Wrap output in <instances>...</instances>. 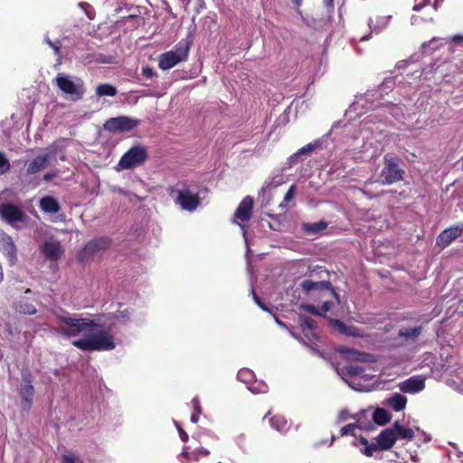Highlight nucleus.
I'll return each mask as SVG.
<instances>
[{
	"label": "nucleus",
	"instance_id": "45",
	"mask_svg": "<svg viewBox=\"0 0 463 463\" xmlns=\"http://www.w3.org/2000/svg\"><path fill=\"white\" fill-rule=\"evenodd\" d=\"M142 74L147 78V79H151L153 78L155 75H156V72L155 71L153 70V68L149 67V66H146V67H143L142 69Z\"/></svg>",
	"mask_w": 463,
	"mask_h": 463
},
{
	"label": "nucleus",
	"instance_id": "29",
	"mask_svg": "<svg viewBox=\"0 0 463 463\" xmlns=\"http://www.w3.org/2000/svg\"><path fill=\"white\" fill-rule=\"evenodd\" d=\"M393 428L397 431L398 439L411 440L414 437V430L411 428H404L399 421L393 424Z\"/></svg>",
	"mask_w": 463,
	"mask_h": 463
},
{
	"label": "nucleus",
	"instance_id": "51",
	"mask_svg": "<svg viewBox=\"0 0 463 463\" xmlns=\"http://www.w3.org/2000/svg\"><path fill=\"white\" fill-rule=\"evenodd\" d=\"M198 420H199V414H196L195 412H194L191 416V421L193 423H197L198 422Z\"/></svg>",
	"mask_w": 463,
	"mask_h": 463
},
{
	"label": "nucleus",
	"instance_id": "35",
	"mask_svg": "<svg viewBox=\"0 0 463 463\" xmlns=\"http://www.w3.org/2000/svg\"><path fill=\"white\" fill-rule=\"evenodd\" d=\"M15 309L21 314L33 315L36 313V308L33 305L24 301L15 303Z\"/></svg>",
	"mask_w": 463,
	"mask_h": 463
},
{
	"label": "nucleus",
	"instance_id": "50",
	"mask_svg": "<svg viewBox=\"0 0 463 463\" xmlns=\"http://www.w3.org/2000/svg\"><path fill=\"white\" fill-rule=\"evenodd\" d=\"M429 2H430V0H423V2H422V3L416 4V5L413 6V10H414V11H420V10H421L424 6H426L427 5H429Z\"/></svg>",
	"mask_w": 463,
	"mask_h": 463
},
{
	"label": "nucleus",
	"instance_id": "44",
	"mask_svg": "<svg viewBox=\"0 0 463 463\" xmlns=\"http://www.w3.org/2000/svg\"><path fill=\"white\" fill-rule=\"evenodd\" d=\"M301 309H303L304 311H307L308 313L322 317V313L320 311H318L317 309V307L312 305H301Z\"/></svg>",
	"mask_w": 463,
	"mask_h": 463
},
{
	"label": "nucleus",
	"instance_id": "7",
	"mask_svg": "<svg viewBox=\"0 0 463 463\" xmlns=\"http://www.w3.org/2000/svg\"><path fill=\"white\" fill-rule=\"evenodd\" d=\"M381 96L380 90H369L364 94L356 96L355 100L350 106L349 112H354L359 116L368 109H374L378 108L380 103L376 101V99Z\"/></svg>",
	"mask_w": 463,
	"mask_h": 463
},
{
	"label": "nucleus",
	"instance_id": "33",
	"mask_svg": "<svg viewBox=\"0 0 463 463\" xmlns=\"http://www.w3.org/2000/svg\"><path fill=\"white\" fill-rule=\"evenodd\" d=\"M318 146V141H316V142H313V143H309L307 145H306L305 146H303L302 148H300L297 153H295L290 158V163L291 164H297L298 163V158L300 157V156L307 153V152H311L312 150H314L316 147H317Z\"/></svg>",
	"mask_w": 463,
	"mask_h": 463
},
{
	"label": "nucleus",
	"instance_id": "27",
	"mask_svg": "<svg viewBox=\"0 0 463 463\" xmlns=\"http://www.w3.org/2000/svg\"><path fill=\"white\" fill-rule=\"evenodd\" d=\"M334 325L335 328L341 333L349 336H360V329L354 326H347L340 320H335Z\"/></svg>",
	"mask_w": 463,
	"mask_h": 463
},
{
	"label": "nucleus",
	"instance_id": "52",
	"mask_svg": "<svg viewBox=\"0 0 463 463\" xmlns=\"http://www.w3.org/2000/svg\"><path fill=\"white\" fill-rule=\"evenodd\" d=\"M8 236H9L8 234H6L5 232L0 230V244L3 243L4 239H5V237H8Z\"/></svg>",
	"mask_w": 463,
	"mask_h": 463
},
{
	"label": "nucleus",
	"instance_id": "8",
	"mask_svg": "<svg viewBox=\"0 0 463 463\" xmlns=\"http://www.w3.org/2000/svg\"><path fill=\"white\" fill-rule=\"evenodd\" d=\"M399 161L394 156H384V166L381 172L383 184H392L402 179L404 171L399 167Z\"/></svg>",
	"mask_w": 463,
	"mask_h": 463
},
{
	"label": "nucleus",
	"instance_id": "17",
	"mask_svg": "<svg viewBox=\"0 0 463 463\" xmlns=\"http://www.w3.org/2000/svg\"><path fill=\"white\" fill-rule=\"evenodd\" d=\"M253 208V199L250 196H246L239 204L238 208L235 211L234 216L241 220V222H245L250 220Z\"/></svg>",
	"mask_w": 463,
	"mask_h": 463
},
{
	"label": "nucleus",
	"instance_id": "40",
	"mask_svg": "<svg viewBox=\"0 0 463 463\" xmlns=\"http://www.w3.org/2000/svg\"><path fill=\"white\" fill-rule=\"evenodd\" d=\"M390 113L396 118H399L403 114V109L400 105L392 104L389 106Z\"/></svg>",
	"mask_w": 463,
	"mask_h": 463
},
{
	"label": "nucleus",
	"instance_id": "58",
	"mask_svg": "<svg viewBox=\"0 0 463 463\" xmlns=\"http://www.w3.org/2000/svg\"><path fill=\"white\" fill-rule=\"evenodd\" d=\"M276 323L282 328H287V326L281 322L280 320H279L278 318H276Z\"/></svg>",
	"mask_w": 463,
	"mask_h": 463
},
{
	"label": "nucleus",
	"instance_id": "11",
	"mask_svg": "<svg viewBox=\"0 0 463 463\" xmlns=\"http://www.w3.org/2000/svg\"><path fill=\"white\" fill-rule=\"evenodd\" d=\"M109 244L110 241L108 238H99L88 242L80 253L81 260L94 259L104 252Z\"/></svg>",
	"mask_w": 463,
	"mask_h": 463
},
{
	"label": "nucleus",
	"instance_id": "3",
	"mask_svg": "<svg viewBox=\"0 0 463 463\" xmlns=\"http://www.w3.org/2000/svg\"><path fill=\"white\" fill-rule=\"evenodd\" d=\"M54 81L62 94L70 100L78 101L85 94L84 81L79 77L59 73Z\"/></svg>",
	"mask_w": 463,
	"mask_h": 463
},
{
	"label": "nucleus",
	"instance_id": "56",
	"mask_svg": "<svg viewBox=\"0 0 463 463\" xmlns=\"http://www.w3.org/2000/svg\"><path fill=\"white\" fill-rule=\"evenodd\" d=\"M289 334H290L294 338H296V339H298V340H301V341H302V339H299V337H298V335H297L293 331H289ZM303 342H304L306 345H308V343H307V342H306V341H304V340H303Z\"/></svg>",
	"mask_w": 463,
	"mask_h": 463
},
{
	"label": "nucleus",
	"instance_id": "64",
	"mask_svg": "<svg viewBox=\"0 0 463 463\" xmlns=\"http://www.w3.org/2000/svg\"><path fill=\"white\" fill-rule=\"evenodd\" d=\"M367 39H368V36H367V35H365V36H363V37L361 38V41H366Z\"/></svg>",
	"mask_w": 463,
	"mask_h": 463
},
{
	"label": "nucleus",
	"instance_id": "16",
	"mask_svg": "<svg viewBox=\"0 0 463 463\" xmlns=\"http://www.w3.org/2000/svg\"><path fill=\"white\" fill-rule=\"evenodd\" d=\"M425 388V380L421 376H411L399 383V389L406 393H417Z\"/></svg>",
	"mask_w": 463,
	"mask_h": 463
},
{
	"label": "nucleus",
	"instance_id": "14",
	"mask_svg": "<svg viewBox=\"0 0 463 463\" xmlns=\"http://www.w3.org/2000/svg\"><path fill=\"white\" fill-rule=\"evenodd\" d=\"M301 288L306 292H310L313 290L322 291L323 296L325 294H329L334 297L337 303H339V297L337 293L332 288L331 284L327 281H317L314 282L310 279H305L301 282Z\"/></svg>",
	"mask_w": 463,
	"mask_h": 463
},
{
	"label": "nucleus",
	"instance_id": "13",
	"mask_svg": "<svg viewBox=\"0 0 463 463\" xmlns=\"http://www.w3.org/2000/svg\"><path fill=\"white\" fill-rule=\"evenodd\" d=\"M41 253L49 260H57L63 254V248L58 239L49 237L40 245Z\"/></svg>",
	"mask_w": 463,
	"mask_h": 463
},
{
	"label": "nucleus",
	"instance_id": "22",
	"mask_svg": "<svg viewBox=\"0 0 463 463\" xmlns=\"http://www.w3.org/2000/svg\"><path fill=\"white\" fill-rule=\"evenodd\" d=\"M298 324L304 332L306 330L309 331V334L308 333L306 334V337L307 338L308 342L313 343L312 338L315 337V334L313 333V330L316 328L315 320L305 316V315H300L298 317Z\"/></svg>",
	"mask_w": 463,
	"mask_h": 463
},
{
	"label": "nucleus",
	"instance_id": "30",
	"mask_svg": "<svg viewBox=\"0 0 463 463\" xmlns=\"http://www.w3.org/2000/svg\"><path fill=\"white\" fill-rule=\"evenodd\" d=\"M373 420L379 425H384L391 420V414L388 411L383 408H378L373 414Z\"/></svg>",
	"mask_w": 463,
	"mask_h": 463
},
{
	"label": "nucleus",
	"instance_id": "24",
	"mask_svg": "<svg viewBox=\"0 0 463 463\" xmlns=\"http://www.w3.org/2000/svg\"><path fill=\"white\" fill-rule=\"evenodd\" d=\"M385 403L395 411H401L406 407L407 398L401 393H394L386 399Z\"/></svg>",
	"mask_w": 463,
	"mask_h": 463
},
{
	"label": "nucleus",
	"instance_id": "5",
	"mask_svg": "<svg viewBox=\"0 0 463 463\" xmlns=\"http://www.w3.org/2000/svg\"><path fill=\"white\" fill-rule=\"evenodd\" d=\"M171 195L175 197V203L185 211L193 212L200 203L197 194L185 184H179L173 188Z\"/></svg>",
	"mask_w": 463,
	"mask_h": 463
},
{
	"label": "nucleus",
	"instance_id": "32",
	"mask_svg": "<svg viewBox=\"0 0 463 463\" xmlns=\"http://www.w3.org/2000/svg\"><path fill=\"white\" fill-rule=\"evenodd\" d=\"M237 378L248 386L255 380V375L251 370L244 368L238 372Z\"/></svg>",
	"mask_w": 463,
	"mask_h": 463
},
{
	"label": "nucleus",
	"instance_id": "19",
	"mask_svg": "<svg viewBox=\"0 0 463 463\" xmlns=\"http://www.w3.org/2000/svg\"><path fill=\"white\" fill-rule=\"evenodd\" d=\"M3 254L7 258L10 265H14L17 259L16 246L11 236L5 237L3 243L0 244Z\"/></svg>",
	"mask_w": 463,
	"mask_h": 463
},
{
	"label": "nucleus",
	"instance_id": "59",
	"mask_svg": "<svg viewBox=\"0 0 463 463\" xmlns=\"http://www.w3.org/2000/svg\"><path fill=\"white\" fill-rule=\"evenodd\" d=\"M3 279H4V273H3L2 266L0 265V282H2Z\"/></svg>",
	"mask_w": 463,
	"mask_h": 463
},
{
	"label": "nucleus",
	"instance_id": "2",
	"mask_svg": "<svg viewBox=\"0 0 463 463\" xmlns=\"http://www.w3.org/2000/svg\"><path fill=\"white\" fill-rule=\"evenodd\" d=\"M8 191L0 194V216L16 230H21L28 225L30 218L18 206L5 202Z\"/></svg>",
	"mask_w": 463,
	"mask_h": 463
},
{
	"label": "nucleus",
	"instance_id": "55",
	"mask_svg": "<svg viewBox=\"0 0 463 463\" xmlns=\"http://www.w3.org/2000/svg\"><path fill=\"white\" fill-rule=\"evenodd\" d=\"M194 412H195L196 414H200L202 412V408L200 405H198V406L194 407Z\"/></svg>",
	"mask_w": 463,
	"mask_h": 463
},
{
	"label": "nucleus",
	"instance_id": "46",
	"mask_svg": "<svg viewBox=\"0 0 463 463\" xmlns=\"http://www.w3.org/2000/svg\"><path fill=\"white\" fill-rule=\"evenodd\" d=\"M294 196H295V185H291L284 196V202L285 203L290 202Z\"/></svg>",
	"mask_w": 463,
	"mask_h": 463
},
{
	"label": "nucleus",
	"instance_id": "39",
	"mask_svg": "<svg viewBox=\"0 0 463 463\" xmlns=\"http://www.w3.org/2000/svg\"><path fill=\"white\" fill-rule=\"evenodd\" d=\"M10 163L5 155L0 151V175H4L10 170Z\"/></svg>",
	"mask_w": 463,
	"mask_h": 463
},
{
	"label": "nucleus",
	"instance_id": "9",
	"mask_svg": "<svg viewBox=\"0 0 463 463\" xmlns=\"http://www.w3.org/2000/svg\"><path fill=\"white\" fill-rule=\"evenodd\" d=\"M337 374L353 389L356 391H364L358 383V378H364V368L359 364H347L336 368Z\"/></svg>",
	"mask_w": 463,
	"mask_h": 463
},
{
	"label": "nucleus",
	"instance_id": "47",
	"mask_svg": "<svg viewBox=\"0 0 463 463\" xmlns=\"http://www.w3.org/2000/svg\"><path fill=\"white\" fill-rule=\"evenodd\" d=\"M333 305L334 304L331 301H325L322 305L320 311L322 313V316L328 312L332 308Z\"/></svg>",
	"mask_w": 463,
	"mask_h": 463
},
{
	"label": "nucleus",
	"instance_id": "1",
	"mask_svg": "<svg viewBox=\"0 0 463 463\" xmlns=\"http://www.w3.org/2000/svg\"><path fill=\"white\" fill-rule=\"evenodd\" d=\"M55 317L58 326L54 332L68 337L82 336L72 342L75 347L87 352L110 351L116 347L110 333L93 320L71 316L63 310L55 313Z\"/></svg>",
	"mask_w": 463,
	"mask_h": 463
},
{
	"label": "nucleus",
	"instance_id": "12",
	"mask_svg": "<svg viewBox=\"0 0 463 463\" xmlns=\"http://www.w3.org/2000/svg\"><path fill=\"white\" fill-rule=\"evenodd\" d=\"M137 126V121L125 116L111 118L104 123V129L109 132L129 131Z\"/></svg>",
	"mask_w": 463,
	"mask_h": 463
},
{
	"label": "nucleus",
	"instance_id": "54",
	"mask_svg": "<svg viewBox=\"0 0 463 463\" xmlns=\"http://www.w3.org/2000/svg\"><path fill=\"white\" fill-rule=\"evenodd\" d=\"M194 407L200 405L198 397H194L192 401Z\"/></svg>",
	"mask_w": 463,
	"mask_h": 463
},
{
	"label": "nucleus",
	"instance_id": "34",
	"mask_svg": "<svg viewBox=\"0 0 463 463\" xmlns=\"http://www.w3.org/2000/svg\"><path fill=\"white\" fill-rule=\"evenodd\" d=\"M248 390L252 393H266L269 390L268 385L262 381L254 380L250 385L247 386Z\"/></svg>",
	"mask_w": 463,
	"mask_h": 463
},
{
	"label": "nucleus",
	"instance_id": "48",
	"mask_svg": "<svg viewBox=\"0 0 463 463\" xmlns=\"http://www.w3.org/2000/svg\"><path fill=\"white\" fill-rule=\"evenodd\" d=\"M175 425L177 427L180 439H182V441L186 442L188 440L187 433L179 426L177 422H175Z\"/></svg>",
	"mask_w": 463,
	"mask_h": 463
},
{
	"label": "nucleus",
	"instance_id": "62",
	"mask_svg": "<svg viewBox=\"0 0 463 463\" xmlns=\"http://www.w3.org/2000/svg\"><path fill=\"white\" fill-rule=\"evenodd\" d=\"M417 22V17L416 16H412L411 17V23L414 24Z\"/></svg>",
	"mask_w": 463,
	"mask_h": 463
},
{
	"label": "nucleus",
	"instance_id": "31",
	"mask_svg": "<svg viewBox=\"0 0 463 463\" xmlns=\"http://www.w3.org/2000/svg\"><path fill=\"white\" fill-rule=\"evenodd\" d=\"M117 89L111 84H100L96 89V95L99 97L109 96L114 97L117 94Z\"/></svg>",
	"mask_w": 463,
	"mask_h": 463
},
{
	"label": "nucleus",
	"instance_id": "15",
	"mask_svg": "<svg viewBox=\"0 0 463 463\" xmlns=\"http://www.w3.org/2000/svg\"><path fill=\"white\" fill-rule=\"evenodd\" d=\"M463 231L462 224H457L442 231L437 237V245L441 248L448 247L452 241L458 239Z\"/></svg>",
	"mask_w": 463,
	"mask_h": 463
},
{
	"label": "nucleus",
	"instance_id": "6",
	"mask_svg": "<svg viewBox=\"0 0 463 463\" xmlns=\"http://www.w3.org/2000/svg\"><path fill=\"white\" fill-rule=\"evenodd\" d=\"M147 157L146 149L142 146H134L128 149L116 165L117 171L128 170L142 165Z\"/></svg>",
	"mask_w": 463,
	"mask_h": 463
},
{
	"label": "nucleus",
	"instance_id": "25",
	"mask_svg": "<svg viewBox=\"0 0 463 463\" xmlns=\"http://www.w3.org/2000/svg\"><path fill=\"white\" fill-rule=\"evenodd\" d=\"M327 227V222L325 221H319L317 222H304L302 224V230L307 234L317 235L321 233Z\"/></svg>",
	"mask_w": 463,
	"mask_h": 463
},
{
	"label": "nucleus",
	"instance_id": "28",
	"mask_svg": "<svg viewBox=\"0 0 463 463\" xmlns=\"http://www.w3.org/2000/svg\"><path fill=\"white\" fill-rule=\"evenodd\" d=\"M421 326L402 327L399 330L398 335L406 340H415L421 333Z\"/></svg>",
	"mask_w": 463,
	"mask_h": 463
},
{
	"label": "nucleus",
	"instance_id": "49",
	"mask_svg": "<svg viewBox=\"0 0 463 463\" xmlns=\"http://www.w3.org/2000/svg\"><path fill=\"white\" fill-rule=\"evenodd\" d=\"M251 293L253 295L254 301L256 304L263 310L267 311L268 308L260 302V298L256 296L254 289L251 290Z\"/></svg>",
	"mask_w": 463,
	"mask_h": 463
},
{
	"label": "nucleus",
	"instance_id": "57",
	"mask_svg": "<svg viewBox=\"0 0 463 463\" xmlns=\"http://www.w3.org/2000/svg\"><path fill=\"white\" fill-rule=\"evenodd\" d=\"M52 176H53V175L48 173L43 175V179L46 181H49L52 178Z\"/></svg>",
	"mask_w": 463,
	"mask_h": 463
},
{
	"label": "nucleus",
	"instance_id": "37",
	"mask_svg": "<svg viewBox=\"0 0 463 463\" xmlns=\"http://www.w3.org/2000/svg\"><path fill=\"white\" fill-rule=\"evenodd\" d=\"M387 22L388 18L383 17L381 18V21H377L376 24H374L373 19H370L368 22V25L371 28L372 32L379 33L381 29L387 24Z\"/></svg>",
	"mask_w": 463,
	"mask_h": 463
},
{
	"label": "nucleus",
	"instance_id": "23",
	"mask_svg": "<svg viewBox=\"0 0 463 463\" xmlns=\"http://www.w3.org/2000/svg\"><path fill=\"white\" fill-rule=\"evenodd\" d=\"M24 377V384L21 387V397L24 400L25 403V407H30L32 400L33 398L34 394V389L33 386L31 384V382L29 379L26 378V376Z\"/></svg>",
	"mask_w": 463,
	"mask_h": 463
},
{
	"label": "nucleus",
	"instance_id": "63",
	"mask_svg": "<svg viewBox=\"0 0 463 463\" xmlns=\"http://www.w3.org/2000/svg\"><path fill=\"white\" fill-rule=\"evenodd\" d=\"M460 40H461V38H460V37H458V36H455V37H454V41H455V42H458V41H460Z\"/></svg>",
	"mask_w": 463,
	"mask_h": 463
},
{
	"label": "nucleus",
	"instance_id": "61",
	"mask_svg": "<svg viewBox=\"0 0 463 463\" xmlns=\"http://www.w3.org/2000/svg\"><path fill=\"white\" fill-rule=\"evenodd\" d=\"M240 226H241V230H242V232H243V235L245 236V234H246L245 225H243V224H240Z\"/></svg>",
	"mask_w": 463,
	"mask_h": 463
},
{
	"label": "nucleus",
	"instance_id": "18",
	"mask_svg": "<svg viewBox=\"0 0 463 463\" xmlns=\"http://www.w3.org/2000/svg\"><path fill=\"white\" fill-rule=\"evenodd\" d=\"M209 454V451L205 449L199 448L193 450H190L189 447H185L181 454L182 462L185 463H194V461H199L203 458H206Z\"/></svg>",
	"mask_w": 463,
	"mask_h": 463
},
{
	"label": "nucleus",
	"instance_id": "20",
	"mask_svg": "<svg viewBox=\"0 0 463 463\" xmlns=\"http://www.w3.org/2000/svg\"><path fill=\"white\" fill-rule=\"evenodd\" d=\"M52 157V153H45L37 156L28 165L27 174L33 175L38 173L46 167L47 163Z\"/></svg>",
	"mask_w": 463,
	"mask_h": 463
},
{
	"label": "nucleus",
	"instance_id": "38",
	"mask_svg": "<svg viewBox=\"0 0 463 463\" xmlns=\"http://www.w3.org/2000/svg\"><path fill=\"white\" fill-rule=\"evenodd\" d=\"M444 42H445V39L434 37L430 42L424 43L422 44V48L424 50H426L427 48H431L432 50H436L439 46H441Z\"/></svg>",
	"mask_w": 463,
	"mask_h": 463
},
{
	"label": "nucleus",
	"instance_id": "60",
	"mask_svg": "<svg viewBox=\"0 0 463 463\" xmlns=\"http://www.w3.org/2000/svg\"><path fill=\"white\" fill-rule=\"evenodd\" d=\"M292 2L297 5L299 6L301 5L302 0H292Z\"/></svg>",
	"mask_w": 463,
	"mask_h": 463
},
{
	"label": "nucleus",
	"instance_id": "21",
	"mask_svg": "<svg viewBox=\"0 0 463 463\" xmlns=\"http://www.w3.org/2000/svg\"><path fill=\"white\" fill-rule=\"evenodd\" d=\"M39 206L43 213H57L61 210L59 202L52 196H43L39 203Z\"/></svg>",
	"mask_w": 463,
	"mask_h": 463
},
{
	"label": "nucleus",
	"instance_id": "36",
	"mask_svg": "<svg viewBox=\"0 0 463 463\" xmlns=\"http://www.w3.org/2000/svg\"><path fill=\"white\" fill-rule=\"evenodd\" d=\"M341 353H343L347 359L353 361H362L365 355L364 353H360L349 348L341 349Z\"/></svg>",
	"mask_w": 463,
	"mask_h": 463
},
{
	"label": "nucleus",
	"instance_id": "53",
	"mask_svg": "<svg viewBox=\"0 0 463 463\" xmlns=\"http://www.w3.org/2000/svg\"><path fill=\"white\" fill-rule=\"evenodd\" d=\"M333 2H334V0H324V3L326 5V6L328 7V8H333L334 7Z\"/></svg>",
	"mask_w": 463,
	"mask_h": 463
},
{
	"label": "nucleus",
	"instance_id": "43",
	"mask_svg": "<svg viewBox=\"0 0 463 463\" xmlns=\"http://www.w3.org/2000/svg\"><path fill=\"white\" fill-rule=\"evenodd\" d=\"M45 42L48 43V45L53 49L55 54L60 55V48L61 43L60 42H52L48 37L45 38Z\"/></svg>",
	"mask_w": 463,
	"mask_h": 463
},
{
	"label": "nucleus",
	"instance_id": "42",
	"mask_svg": "<svg viewBox=\"0 0 463 463\" xmlns=\"http://www.w3.org/2000/svg\"><path fill=\"white\" fill-rule=\"evenodd\" d=\"M61 463H83L80 459L72 454L63 455L61 457Z\"/></svg>",
	"mask_w": 463,
	"mask_h": 463
},
{
	"label": "nucleus",
	"instance_id": "4",
	"mask_svg": "<svg viewBox=\"0 0 463 463\" xmlns=\"http://www.w3.org/2000/svg\"><path fill=\"white\" fill-rule=\"evenodd\" d=\"M190 46L187 42H179L173 50L165 52L159 56L158 66L167 71L188 58Z\"/></svg>",
	"mask_w": 463,
	"mask_h": 463
},
{
	"label": "nucleus",
	"instance_id": "10",
	"mask_svg": "<svg viewBox=\"0 0 463 463\" xmlns=\"http://www.w3.org/2000/svg\"><path fill=\"white\" fill-rule=\"evenodd\" d=\"M398 439L397 431L393 426L383 430L376 438V443L371 444L365 449V455L372 456L373 452L376 449L387 450L390 449L395 441Z\"/></svg>",
	"mask_w": 463,
	"mask_h": 463
},
{
	"label": "nucleus",
	"instance_id": "26",
	"mask_svg": "<svg viewBox=\"0 0 463 463\" xmlns=\"http://www.w3.org/2000/svg\"><path fill=\"white\" fill-rule=\"evenodd\" d=\"M269 424L275 430L286 433L289 430V424L285 417L280 415L273 416L269 419Z\"/></svg>",
	"mask_w": 463,
	"mask_h": 463
},
{
	"label": "nucleus",
	"instance_id": "41",
	"mask_svg": "<svg viewBox=\"0 0 463 463\" xmlns=\"http://www.w3.org/2000/svg\"><path fill=\"white\" fill-rule=\"evenodd\" d=\"M356 427L357 426L354 423L347 424V425L344 426L340 430L341 436L349 435V434L354 435V431L356 429Z\"/></svg>",
	"mask_w": 463,
	"mask_h": 463
}]
</instances>
